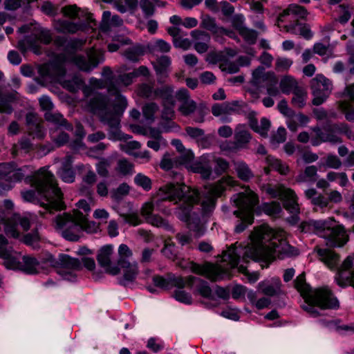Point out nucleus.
<instances>
[{"label": "nucleus", "instance_id": "f257e3e1", "mask_svg": "<svg viewBox=\"0 0 354 354\" xmlns=\"http://www.w3.org/2000/svg\"><path fill=\"white\" fill-rule=\"evenodd\" d=\"M257 241L251 246L236 247V243L224 252L223 261L227 262L229 268H224L221 265L206 262L204 264H198L194 262L190 263V270L192 272L205 277L211 281H216L222 279L227 274L229 270L238 266L241 255L242 261L248 263L250 259L255 261H263L270 263L276 258L283 259L286 257L297 256L299 251L295 247L288 244L286 239L277 237H272L268 243L266 236L259 232L256 234Z\"/></svg>", "mask_w": 354, "mask_h": 354}, {"label": "nucleus", "instance_id": "f03ea898", "mask_svg": "<svg viewBox=\"0 0 354 354\" xmlns=\"http://www.w3.org/2000/svg\"><path fill=\"white\" fill-rule=\"evenodd\" d=\"M157 201H168L174 204L180 203L176 207L175 214L181 221L186 223L187 227L195 232L198 236L204 233V228L200 218L192 216L194 205L200 200V193L198 189L191 188L184 184L168 183L160 187L157 192Z\"/></svg>", "mask_w": 354, "mask_h": 354}, {"label": "nucleus", "instance_id": "7ed1b4c3", "mask_svg": "<svg viewBox=\"0 0 354 354\" xmlns=\"http://www.w3.org/2000/svg\"><path fill=\"white\" fill-rule=\"evenodd\" d=\"M115 96V104L111 106L109 97L102 93H97L91 97L87 103V109L98 117L100 121L109 127V138L121 140L120 117L127 106V99L118 93Z\"/></svg>", "mask_w": 354, "mask_h": 354}, {"label": "nucleus", "instance_id": "20e7f679", "mask_svg": "<svg viewBox=\"0 0 354 354\" xmlns=\"http://www.w3.org/2000/svg\"><path fill=\"white\" fill-rule=\"evenodd\" d=\"M308 15V12L304 6L292 3L279 14L276 25L280 31L299 35L308 40L313 36L310 26L300 20L305 19Z\"/></svg>", "mask_w": 354, "mask_h": 354}, {"label": "nucleus", "instance_id": "39448f33", "mask_svg": "<svg viewBox=\"0 0 354 354\" xmlns=\"http://www.w3.org/2000/svg\"><path fill=\"white\" fill-rule=\"evenodd\" d=\"M86 224V216L78 209H74L73 214L64 213L55 218V229L61 230L63 237L71 241L79 240L80 233Z\"/></svg>", "mask_w": 354, "mask_h": 354}, {"label": "nucleus", "instance_id": "423d86ee", "mask_svg": "<svg viewBox=\"0 0 354 354\" xmlns=\"http://www.w3.org/2000/svg\"><path fill=\"white\" fill-rule=\"evenodd\" d=\"M266 192L271 198H278L283 202L285 209L292 215L288 218V221L294 225L299 222L300 207L298 203V197L295 191L285 187L282 184L268 185L266 187Z\"/></svg>", "mask_w": 354, "mask_h": 354}, {"label": "nucleus", "instance_id": "0eeeda50", "mask_svg": "<svg viewBox=\"0 0 354 354\" xmlns=\"http://www.w3.org/2000/svg\"><path fill=\"white\" fill-rule=\"evenodd\" d=\"M236 181L230 176L221 178L219 180L212 184L203 196L201 207L203 212L207 213L215 207L218 198L221 197L227 187L236 185Z\"/></svg>", "mask_w": 354, "mask_h": 354}, {"label": "nucleus", "instance_id": "6e6552de", "mask_svg": "<svg viewBox=\"0 0 354 354\" xmlns=\"http://www.w3.org/2000/svg\"><path fill=\"white\" fill-rule=\"evenodd\" d=\"M305 302L316 305L321 309H337L339 303L332 290L327 287H322L313 290Z\"/></svg>", "mask_w": 354, "mask_h": 354}, {"label": "nucleus", "instance_id": "1a4fd4ad", "mask_svg": "<svg viewBox=\"0 0 354 354\" xmlns=\"http://www.w3.org/2000/svg\"><path fill=\"white\" fill-rule=\"evenodd\" d=\"M310 88L314 95L313 104L319 106L330 95L333 89V84L325 76L318 74L310 80Z\"/></svg>", "mask_w": 354, "mask_h": 354}, {"label": "nucleus", "instance_id": "9d476101", "mask_svg": "<svg viewBox=\"0 0 354 354\" xmlns=\"http://www.w3.org/2000/svg\"><path fill=\"white\" fill-rule=\"evenodd\" d=\"M234 202L238 207L236 211H240V214H243V218L249 223H252L254 221V209L259 203L258 196L253 192L245 194L240 193Z\"/></svg>", "mask_w": 354, "mask_h": 354}, {"label": "nucleus", "instance_id": "9b49d317", "mask_svg": "<svg viewBox=\"0 0 354 354\" xmlns=\"http://www.w3.org/2000/svg\"><path fill=\"white\" fill-rule=\"evenodd\" d=\"M253 80L257 84L263 83L270 96H277L280 90L277 85L279 80L274 72H264V68L259 66L252 73Z\"/></svg>", "mask_w": 354, "mask_h": 354}, {"label": "nucleus", "instance_id": "f8f14e48", "mask_svg": "<svg viewBox=\"0 0 354 354\" xmlns=\"http://www.w3.org/2000/svg\"><path fill=\"white\" fill-rule=\"evenodd\" d=\"M195 279L196 277L194 276H188L187 277H176L171 273L167 274V278L160 275L153 277L154 285L165 289H168L171 287H177L178 288H183L185 286L192 287Z\"/></svg>", "mask_w": 354, "mask_h": 354}, {"label": "nucleus", "instance_id": "ddd939ff", "mask_svg": "<svg viewBox=\"0 0 354 354\" xmlns=\"http://www.w3.org/2000/svg\"><path fill=\"white\" fill-rule=\"evenodd\" d=\"M335 280L340 287L348 285L354 288V255L348 256L338 269V275Z\"/></svg>", "mask_w": 354, "mask_h": 354}, {"label": "nucleus", "instance_id": "4468645a", "mask_svg": "<svg viewBox=\"0 0 354 354\" xmlns=\"http://www.w3.org/2000/svg\"><path fill=\"white\" fill-rule=\"evenodd\" d=\"M73 60L79 69L89 72L103 61V57L100 53L91 48L88 51L87 57L75 55Z\"/></svg>", "mask_w": 354, "mask_h": 354}, {"label": "nucleus", "instance_id": "2eb2a0df", "mask_svg": "<svg viewBox=\"0 0 354 354\" xmlns=\"http://www.w3.org/2000/svg\"><path fill=\"white\" fill-rule=\"evenodd\" d=\"M113 254V247L111 245L102 246L98 251L97 260L99 265L104 268L106 273L111 275H117L120 269L117 265H113L111 258Z\"/></svg>", "mask_w": 354, "mask_h": 354}, {"label": "nucleus", "instance_id": "dca6fc26", "mask_svg": "<svg viewBox=\"0 0 354 354\" xmlns=\"http://www.w3.org/2000/svg\"><path fill=\"white\" fill-rule=\"evenodd\" d=\"M1 222L4 225V231L6 235L15 239L18 238L19 234L17 228L19 224L25 231L30 228L29 219L26 217H21L19 214H14L9 218H2Z\"/></svg>", "mask_w": 354, "mask_h": 354}, {"label": "nucleus", "instance_id": "f3484780", "mask_svg": "<svg viewBox=\"0 0 354 354\" xmlns=\"http://www.w3.org/2000/svg\"><path fill=\"white\" fill-rule=\"evenodd\" d=\"M8 243L7 239L2 234H0V258L3 259V265L6 268L19 270L21 262L13 255V250L11 248H5Z\"/></svg>", "mask_w": 354, "mask_h": 354}, {"label": "nucleus", "instance_id": "a211bd4d", "mask_svg": "<svg viewBox=\"0 0 354 354\" xmlns=\"http://www.w3.org/2000/svg\"><path fill=\"white\" fill-rule=\"evenodd\" d=\"M26 121L29 136L39 140L44 138L45 131L43 121L37 114L28 113L26 116Z\"/></svg>", "mask_w": 354, "mask_h": 354}, {"label": "nucleus", "instance_id": "6ab92c4d", "mask_svg": "<svg viewBox=\"0 0 354 354\" xmlns=\"http://www.w3.org/2000/svg\"><path fill=\"white\" fill-rule=\"evenodd\" d=\"M330 230L331 233L324 238L326 239L328 246L342 247L348 241V236L342 226L336 225L333 227L330 226Z\"/></svg>", "mask_w": 354, "mask_h": 354}, {"label": "nucleus", "instance_id": "aec40b11", "mask_svg": "<svg viewBox=\"0 0 354 354\" xmlns=\"http://www.w3.org/2000/svg\"><path fill=\"white\" fill-rule=\"evenodd\" d=\"M324 130L327 132L328 137H334L338 141H330V143L336 144L342 142V135H346L348 138H351L352 131L348 125L345 122L328 124L324 127Z\"/></svg>", "mask_w": 354, "mask_h": 354}, {"label": "nucleus", "instance_id": "412c9836", "mask_svg": "<svg viewBox=\"0 0 354 354\" xmlns=\"http://www.w3.org/2000/svg\"><path fill=\"white\" fill-rule=\"evenodd\" d=\"M244 103L239 101L225 102L221 104H214L212 106V113L214 116L223 114L240 113L243 111Z\"/></svg>", "mask_w": 354, "mask_h": 354}, {"label": "nucleus", "instance_id": "4be33fe9", "mask_svg": "<svg viewBox=\"0 0 354 354\" xmlns=\"http://www.w3.org/2000/svg\"><path fill=\"white\" fill-rule=\"evenodd\" d=\"M190 170L201 174L203 179H209L212 174V162L209 156H202L190 165Z\"/></svg>", "mask_w": 354, "mask_h": 354}, {"label": "nucleus", "instance_id": "5701e85b", "mask_svg": "<svg viewBox=\"0 0 354 354\" xmlns=\"http://www.w3.org/2000/svg\"><path fill=\"white\" fill-rule=\"evenodd\" d=\"M176 97L181 102L179 111L183 115H188L194 112L196 109V104L190 99L189 91L186 88L180 89L176 93Z\"/></svg>", "mask_w": 354, "mask_h": 354}, {"label": "nucleus", "instance_id": "b1692460", "mask_svg": "<svg viewBox=\"0 0 354 354\" xmlns=\"http://www.w3.org/2000/svg\"><path fill=\"white\" fill-rule=\"evenodd\" d=\"M314 250L317 253L319 259L330 269L336 268L339 262V256L335 251L320 248L316 246Z\"/></svg>", "mask_w": 354, "mask_h": 354}, {"label": "nucleus", "instance_id": "393cba45", "mask_svg": "<svg viewBox=\"0 0 354 354\" xmlns=\"http://www.w3.org/2000/svg\"><path fill=\"white\" fill-rule=\"evenodd\" d=\"M54 45L66 53H73L82 46L83 43L79 39H72L64 36H57L54 38Z\"/></svg>", "mask_w": 354, "mask_h": 354}, {"label": "nucleus", "instance_id": "a878e982", "mask_svg": "<svg viewBox=\"0 0 354 354\" xmlns=\"http://www.w3.org/2000/svg\"><path fill=\"white\" fill-rule=\"evenodd\" d=\"M73 158L71 155H66L62 160L59 174L65 183H71L75 181V173L73 169Z\"/></svg>", "mask_w": 354, "mask_h": 354}, {"label": "nucleus", "instance_id": "bb28decb", "mask_svg": "<svg viewBox=\"0 0 354 354\" xmlns=\"http://www.w3.org/2000/svg\"><path fill=\"white\" fill-rule=\"evenodd\" d=\"M171 62V58L169 56L162 55L158 57L156 62L153 64L159 83L165 82Z\"/></svg>", "mask_w": 354, "mask_h": 354}, {"label": "nucleus", "instance_id": "cd10ccee", "mask_svg": "<svg viewBox=\"0 0 354 354\" xmlns=\"http://www.w3.org/2000/svg\"><path fill=\"white\" fill-rule=\"evenodd\" d=\"M55 266L71 270H80L82 268V263L79 259L65 254L59 255Z\"/></svg>", "mask_w": 354, "mask_h": 354}, {"label": "nucleus", "instance_id": "c85d7f7f", "mask_svg": "<svg viewBox=\"0 0 354 354\" xmlns=\"http://www.w3.org/2000/svg\"><path fill=\"white\" fill-rule=\"evenodd\" d=\"M252 138L251 134L244 125H239L235 129L234 140L236 148H244Z\"/></svg>", "mask_w": 354, "mask_h": 354}, {"label": "nucleus", "instance_id": "c756f323", "mask_svg": "<svg viewBox=\"0 0 354 354\" xmlns=\"http://www.w3.org/2000/svg\"><path fill=\"white\" fill-rule=\"evenodd\" d=\"M279 87L281 92L284 94L288 95L290 93L295 92L299 89L300 86L295 78L290 75H285L283 77L279 82Z\"/></svg>", "mask_w": 354, "mask_h": 354}, {"label": "nucleus", "instance_id": "7c9ffc66", "mask_svg": "<svg viewBox=\"0 0 354 354\" xmlns=\"http://www.w3.org/2000/svg\"><path fill=\"white\" fill-rule=\"evenodd\" d=\"M118 266L123 270V279L127 281H133L138 274V263L127 261V263L118 264Z\"/></svg>", "mask_w": 354, "mask_h": 354}, {"label": "nucleus", "instance_id": "2f4dec72", "mask_svg": "<svg viewBox=\"0 0 354 354\" xmlns=\"http://www.w3.org/2000/svg\"><path fill=\"white\" fill-rule=\"evenodd\" d=\"M295 288L300 293L301 296L304 299V301L308 299L307 297L311 294L313 290L306 282V277L304 273L299 274L295 280Z\"/></svg>", "mask_w": 354, "mask_h": 354}, {"label": "nucleus", "instance_id": "473e14b6", "mask_svg": "<svg viewBox=\"0 0 354 354\" xmlns=\"http://www.w3.org/2000/svg\"><path fill=\"white\" fill-rule=\"evenodd\" d=\"M102 75L105 77V81L107 84V91L110 95H118L120 93V89L118 88L114 82L115 77L113 75V71L110 67H103Z\"/></svg>", "mask_w": 354, "mask_h": 354}, {"label": "nucleus", "instance_id": "72a5a7b5", "mask_svg": "<svg viewBox=\"0 0 354 354\" xmlns=\"http://www.w3.org/2000/svg\"><path fill=\"white\" fill-rule=\"evenodd\" d=\"M22 260L19 270L30 274L37 272V267L39 263L36 258L30 256H24Z\"/></svg>", "mask_w": 354, "mask_h": 354}, {"label": "nucleus", "instance_id": "f704fd0d", "mask_svg": "<svg viewBox=\"0 0 354 354\" xmlns=\"http://www.w3.org/2000/svg\"><path fill=\"white\" fill-rule=\"evenodd\" d=\"M317 168L315 165H311L306 167L304 172L297 176L296 181L298 183H314L317 180Z\"/></svg>", "mask_w": 354, "mask_h": 354}, {"label": "nucleus", "instance_id": "c9c22d12", "mask_svg": "<svg viewBox=\"0 0 354 354\" xmlns=\"http://www.w3.org/2000/svg\"><path fill=\"white\" fill-rule=\"evenodd\" d=\"M173 88L169 86H163L160 88H157L154 90V96L155 98H161L163 100V103H167L173 104L174 98H173Z\"/></svg>", "mask_w": 354, "mask_h": 354}, {"label": "nucleus", "instance_id": "e433bc0d", "mask_svg": "<svg viewBox=\"0 0 354 354\" xmlns=\"http://www.w3.org/2000/svg\"><path fill=\"white\" fill-rule=\"evenodd\" d=\"M291 100L292 105L297 109H302L305 106L307 100V92L304 87L301 86L292 93Z\"/></svg>", "mask_w": 354, "mask_h": 354}, {"label": "nucleus", "instance_id": "4c0bfd02", "mask_svg": "<svg viewBox=\"0 0 354 354\" xmlns=\"http://www.w3.org/2000/svg\"><path fill=\"white\" fill-rule=\"evenodd\" d=\"M313 130L315 133V136L312 137L310 139L311 144L313 146H317L322 142H330V141H338L334 137H332V136L328 137L327 132L325 131L324 129L322 131L319 127H315L313 129Z\"/></svg>", "mask_w": 354, "mask_h": 354}, {"label": "nucleus", "instance_id": "58836bf2", "mask_svg": "<svg viewBox=\"0 0 354 354\" xmlns=\"http://www.w3.org/2000/svg\"><path fill=\"white\" fill-rule=\"evenodd\" d=\"M45 119L60 127H64L66 129L72 131L73 125L69 124L67 120L64 118L63 115L59 113L47 112L45 114Z\"/></svg>", "mask_w": 354, "mask_h": 354}, {"label": "nucleus", "instance_id": "ea45409f", "mask_svg": "<svg viewBox=\"0 0 354 354\" xmlns=\"http://www.w3.org/2000/svg\"><path fill=\"white\" fill-rule=\"evenodd\" d=\"M234 169L237 176L243 181H248L253 177V174L248 165L242 161L234 162Z\"/></svg>", "mask_w": 354, "mask_h": 354}, {"label": "nucleus", "instance_id": "a19ab883", "mask_svg": "<svg viewBox=\"0 0 354 354\" xmlns=\"http://www.w3.org/2000/svg\"><path fill=\"white\" fill-rule=\"evenodd\" d=\"M201 27L217 35L219 32L223 31V27L218 26L215 19L209 15L202 17Z\"/></svg>", "mask_w": 354, "mask_h": 354}, {"label": "nucleus", "instance_id": "79ce46f5", "mask_svg": "<svg viewBox=\"0 0 354 354\" xmlns=\"http://www.w3.org/2000/svg\"><path fill=\"white\" fill-rule=\"evenodd\" d=\"M84 80L77 75L73 76L71 80H64L62 83L63 87L72 93H75L84 87Z\"/></svg>", "mask_w": 354, "mask_h": 354}, {"label": "nucleus", "instance_id": "37998d69", "mask_svg": "<svg viewBox=\"0 0 354 354\" xmlns=\"http://www.w3.org/2000/svg\"><path fill=\"white\" fill-rule=\"evenodd\" d=\"M32 149V144L30 140L28 138H22L18 142L17 144H15L12 147V154L13 156H16L18 155L19 151H23L24 153H28L30 150Z\"/></svg>", "mask_w": 354, "mask_h": 354}, {"label": "nucleus", "instance_id": "c03bdc74", "mask_svg": "<svg viewBox=\"0 0 354 354\" xmlns=\"http://www.w3.org/2000/svg\"><path fill=\"white\" fill-rule=\"evenodd\" d=\"M160 2V0H140L139 6L145 18L153 16L156 12L155 3Z\"/></svg>", "mask_w": 354, "mask_h": 354}, {"label": "nucleus", "instance_id": "a18cd8bd", "mask_svg": "<svg viewBox=\"0 0 354 354\" xmlns=\"http://www.w3.org/2000/svg\"><path fill=\"white\" fill-rule=\"evenodd\" d=\"M57 30L59 32L73 34L80 30V25L68 20H62L58 22Z\"/></svg>", "mask_w": 354, "mask_h": 354}, {"label": "nucleus", "instance_id": "49530a36", "mask_svg": "<svg viewBox=\"0 0 354 354\" xmlns=\"http://www.w3.org/2000/svg\"><path fill=\"white\" fill-rule=\"evenodd\" d=\"M314 234L319 235L320 237L324 238L325 236L331 233L330 225L326 221H315L313 220Z\"/></svg>", "mask_w": 354, "mask_h": 354}, {"label": "nucleus", "instance_id": "de8ad7c7", "mask_svg": "<svg viewBox=\"0 0 354 354\" xmlns=\"http://www.w3.org/2000/svg\"><path fill=\"white\" fill-rule=\"evenodd\" d=\"M338 109L345 115L346 120L354 122V108L347 100L339 101Z\"/></svg>", "mask_w": 354, "mask_h": 354}, {"label": "nucleus", "instance_id": "09e8293b", "mask_svg": "<svg viewBox=\"0 0 354 354\" xmlns=\"http://www.w3.org/2000/svg\"><path fill=\"white\" fill-rule=\"evenodd\" d=\"M123 55L129 60L136 62L144 55V49L141 46H135L125 50Z\"/></svg>", "mask_w": 354, "mask_h": 354}, {"label": "nucleus", "instance_id": "8fccbe9b", "mask_svg": "<svg viewBox=\"0 0 354 354\" xmlns=\"http://www.w3.org/2000/svg\"><path fill=\"white\" fill-rule=\"evenodd\" d=\"M171 144L176 147L179 152L185 151L180 157L183 163H187L191 162L194 158V154L190 150H185L184 145L180 140H173Z\"/></svg>", "mask_w": 354, "mask_h": 354}, {"label": "nucleus", "instance_id": "3c124183", "mask_svg": "<svg viewBox=\"0 0 354 354\" xmlns=\"http://www.w3.org/2000/svg\"><path fill=\"white\" fill-rule=\"evenodd\" d=\"M134 79L135 74L132 72L129 73H122L115 77L114 82L119 89L120 86L127 87L132 84Z\"/></svg>", "mask_w": 354, "mask_h": 354}, {"label": "nucleus", "instance_id": "603ef678", "mask_svg": "<svg viewBox=\"0 0 354 354\" xmlns=\"http://www.w3.org/2000/svg\"><path fill=\"white\" fill-rule=\"evenodd\" d=\"M147 222L158 227H163L167 230H172V226L168 221L157 214L147 216Z\"/></svg>", "mask_w": 354, "mask_h": 354}, {"label": "nucleus", "instance_id": "864d4df0", "mask_svg": "<svg viewBox=\"0 0 354 354\" xmlns=\"http://www.w3.org/2000/svg\"><path fill=\"white\" fill-rule=\"evenodd\" d=\"M149 49L151 53L160 52L168 53L171 49L170 44L163 39H156L150 46Z\"/></svg>", "mask_w": 354, "mask_h": 354}, {"label": "nucleus", "instance_id": "5fc2aeb1", "mask_svg": "<svg viewBox=\"0 0 354 354\" xmlns=\"http://www.w3.org/2000/svg\"><path fill=\"white\" fill-rule=\"evenodd\" d=\"M154 90L152 84L142 83L138 86L137 93L142 97L153 99Z\"/></svg>", "mask_w": 354, "mask_h": 354}, {"label": "nucleus", "instance_id": "6e6d98bb", "mask_svg": "<svg viewBox=\"0 0 354 354\" xmlns=\"http://www.w3.org/2000/svg\"><path fill=\"white\" fill-rule=\"evenodd\" d=\"M134 165L126 158L120 159L118 162V171L126 176L133 173Z\"/></svg>", "mask_w": 354, "mask_h": 354}, {"label": "nucleus", "instance_id": "4d7b16f0", "mask_svg": "<svg viewBox=\"0 0 354 354\" xmlns=\"http://www.w3.org/2000/svg\"><path fill=\"white\" fill-rule=\"evenodd\" d=\"M133 253L131 249L126 244H121L118 248V264H125L127 261H129L128 259L132 256Z\"/></svg>", "mask_w": 354, "mask_h": 354}, {"label": "nucleus", "instance_id": "13d9d810", "mask_svg": "<svg viewBox=\"0 0 354 354\" xmlns=\"http://www.w3.org/2000/svg\"><path fill=\"white\" fill-rule=\"evenodd\" d=\"M263 212L270 216H275L279 214L282 209L279 202L272 201L271 203H266L263 205Z\"/></svg>", "mask_w": 354, "mask_h": 354}, {"label": "nucleus", "instance_id": "bf43d9fd", "mask_svg": "<svg viewBox=\"0 0 354 354\" xmlns=\"http://www.w3.org/2000/svg\"><path fill=\"white\" fill-rule=\"evenodd\" d=\"M158 110V105L154 102H150L146 104L142 107V113L146 120L152 122L154 120V115Z\"/></svg>", "mask_w": 354, "mask_h": 354}, {"label": "nucleus", "instance_id": "052dcab7", "mask_svg": "<svg viewBox=\"0 0 354 354\" xmlns=\"http://www.w3.org/2000/svg\"><path fill=\"white\" fill-rule=\"evenodd\" d=\"M135 183L141 187L144 190L149 191L151 189V180L147 176L139 173L134 178Z\"/></svg>", "mask_w": 354, "mask_h": 354}, {"label": "nucleus", "instance_id": "680f3d73", "mask_svg": "<svg viewBox=\"0 0 354 354\" xmlns=\"http://www.w3.org/2000/svg\"><path fill=\"white\" fill-rule=\"evenodd\" d=\"M286 139V131L283 127L278 128L276 132H274L270 138V142L272 145L277 147L279 144L285 142Z\"/></svg>", "mask_w": 354, "mask_h": 354}, {"label": "nucleus", "instance_id": "e2e57ef3", "mask_svg": "<svg viewBox=\"0 0 354 354\" xmlns=\"http://www.w3.org/2000/svg\"><path fill=\"white\" fill-rule=\"evenodd\" d=\"M239 35L249 44H255L258 37L257 31L247 28H245L243 30H242L239 32Z\"/></svg>", "mask_w": 354, "mask_h": 354}, {"label": "nucleus", "instance_id": "0e129e2a", "mask_svg": "<svg viewBox=\"0 0 354 354\" xmlns=\"http://www.w3.org/2000/svg\"><path fill=\"white\" fill-rule=\"evenodd\" d=\"M196 280L201 281V284L198 288V293L204 298L209 299L212 300L214 299V297L212 294L211 288L208 286L207 283L203 280H201L196 277Z\"/></svg>", "mask_w": 354, "mask_h": 354}, {"label": "nucleus", "instance_id": "69168bd1", "mask_svg": "<svg viewBox=\"0 0 354 354\" xmlns=\"http://www.w3.org/2000/svg\"><path fill=\"white\" fill-rule=\"evenodd\" d=\"M214 162L216 163L214 170L218 175L227 172L230 167L229 162L223 158H215Z\"/></svg>", "mask_w": 354, "mask_h": 354}, {"label": "nucleus", "instance_id": "338daca9", "mask_svg": "<svg viewBox=\"0 0 354 354\" xmlns=\"http://www.w3.org/2000/svg\"><path fill=\"white\" fill-rule=\"evenodd\" d=\"M51 138L58 146H62L68 141L69 136L65 132L57 130L51 133Z\"/></svg>", "mask_w": 354, "mask_h": 354}, {"label": "nucleus", "instance_id": "774afa93", "mask_svg": "<svg viewBox=\"0 0 354 354\" xmlns=\"http://www.w3.org/2000/svg\"><path fill=\"white\" fill-rule=\"evenodd\" d=\"M191 35L196 42L209 44L210 41L209 34L203 30H194L191 32Z\"/></svg>", "mask_w": 354, "mask_h": 354}]
</instances>
